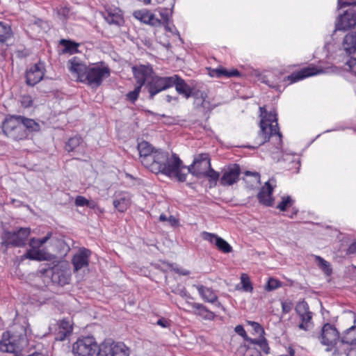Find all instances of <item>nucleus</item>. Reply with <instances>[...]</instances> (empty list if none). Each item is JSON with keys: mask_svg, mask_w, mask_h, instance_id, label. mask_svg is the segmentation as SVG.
Returning a JSON list of instances; mask_svg holds the SVG:
<instances>
[{"mask_svg": "<svg viewBox=\"0 0 356 356\" xmlns=\"http://www.w3.org/2000/svg\"><path fill=\"white\" fill-rule=\"evenodd\" d=\"M138 150L141 163L151 172L162 173L181 182L186 181V174L182 172L184 166L176 154L170 155L168 152L156 149L147 141L139 143Z\"/></svg>", "mask_w": 356, "mask_h": 356, "instance_id": "obj_1", "label": "nucleus"}, {"mask_svg": "<svg viewBox=\"0 0 356 356\" xmlns=\"http://www.w3.org/2000/svg\"><path fill=\"white\" fill-rule=\"evenodd\" d=\"M282 137L278 127L277 113L275 111L266 113V117L260 120V131L255 142L257 145L260 146L272 138L275 140V144L278 146L281 145Z\"/></svg>", "mask_w": 356, "mask_h": 356, "instance_id": "obj_2", "label": "nucleus"}, {"mask_svg": "<svg viewBox=\"0 0 356 356\" xmlns=\"http://www.w3.org/2000/svg\"><path fill=\"white\" fill-rule=\"evenodd\" d=\"M171 79H172V87L175 86L177 92L179 95L184 96L186 99L193 97L195 98V104L200 105L204 108L210 109V104L209 102L206 101L207 95L204 92H195L193 88H191L182 78L177 74L172 76Z\"/></svg>", "mask_w": 356, "mask_h": 356, "instance_id": "obj_3", "label": "nucleus"}, {"mask_svg": "<svg viewBox=\"0 0 356 356\" xmlns=\"http://www.w3.org/2000/svg\"><path fill=\"white\" fill-rule=\"evenodd\" d=\"M138 67L148 68L151 70L149 75L145 77V88L149 93V99H152L159 92L172 88L171 76H159L155 74L149 65H140Z\"/></svg>", "mask_w": 356, "mask_h": 356, "instance_id": "obj_4", "label": "nucleus"}, {"mask_svg": "<svg viewBox=\"0 0 356 356\" xmlns=\"http://www.w3.org/2000/svg\"><path fill=\"white\" fill-rule=\"evenodd\" d=\"M3 131L9 138L19 140L27 138V131L21 122V115L10 116L3 123Z\"/></svg>", "mask_w": 356, "mask_h": 356, "instance_id": "obj_5", "label": "nucleus"}, {"mask_svg": "<svg viewBox=\"0 0 356 356\" xmlns=\"http://www.w3.org/2000/svg\"><path fill=\"white\" fill-rule=\"evenodd\" d=\"M100 345L93 337L79 338L72 346L75 356H100Z\"/></svg>", "mask_w": 356, "mask_h": 356, "instance_id": "obj_6", "label": "nucleus"}, {"mask_svg": "<svg viewBox=\"0 0 356 356\" xmlns=\"http://www.w3.org/2000/svg\"><path fill=\"white\" fill-rule=\"evenodd\" d=\"M30 234L31 229L29 227H19L12 231L5 232L3 245L6 248L24 247L26 244Z\"/></svg>", "mask_w": 356, "mask_h": 356, "instance_id": "obj_7", "label": "nucleus"}, {"mask_svg": "<svg viewBox=\"0 0 356 356\" xmlns=\"http://www.w3.org/2000/svg\"><path fill=\"white\" fill-rule=\"evenodd\" d=\"M109 76L110 70L107 67L95 65L88 68L82 82H86L92 88H97Z\"/></svg>", "mask_w": 356, "mask_h": 356, "instance_id": "obj_8", "label": "nucleus"}, {"mask_svg": "<svg viewBox=\"0 0 356 356\" xmlns=\"http://www.w3.org/2000/svg\"><path fill=\"white\" fill-rule=\"evenodd\" d=\"M132 70L138 86L134 90L129 92L126 95V99L134 103L138 99L141 88L145 83V77L149 75L151 70L148 68L137 67H134Z\"/></svg>", "mask_w": 356, "mask_h": 356, "instance_id": "obj_9", "label": "nucleus"}, {"mask_svg": "<svg viewBox=\"0 0 356 356\" xmlns=\"http://www.w3.org/2000/svg\"><path fill=\"white\" fill-rule=\"evenodd\" d=\"M100 356H129V348L122 343L105 341L100 344Z\"/></svg>", "mask_w": 356, "mask_h": 356, "instance_id": "obj_10", "label": "nucleus"}, {"mask_svg": "<svg viewBox=\"0 0 356 356\" xmlns=\"http://www.w3.org/2000/svg\"><path fill=\"white\" fill-rule=\"evenodd\" d=\"M356 26V10L349 8L341 15L336 24V30L346 31Z\"/></svg>", "mask_w": 356, "mask_h": 356, "instance_id": "obj_11", "label": "nucleus"}, {"mask_svg": "<svg viewBox=\"0 0 356 356\" xmlns=\"http://www.w3.org/2000/svg\"><path fill=\"white\" fill-rule=\"evenodd\" d=\"M240 175L241 168L239 165H229L223 170L220 183L224 186H232L238 181Z\"/></svg>", "mask_w": 356, "mask_h": 356, "instance_id": "obj_12", "label": "nucleus"}, {"mask_svg": "<svg viewBox=\"0 0 356 356\" xmlns=\"http://www.w3.org/2000/svg\"><path fill=\"white\" fill-rule=\"evenodd\" d=\"M44 65L39 62L32 65L26 72V83L34 86L39 83L44 75Z\"/></svg>", "mask_w": 356, "mask_h": 356, "instance_id": "obj_13", "label": "nucleus"}, {"mask_svg": "<svg viewBox=\"0 0 356 356\" xmlns=\"http://www.w3.org/2000/svg\"><path fill=\"white\" fill-rule=\"evenodd\" d=\"M339 332L337 329L330 323L323 325L318 339L323 345L332 346L339 339Z\"/></svg>", "mask_w": 356, "mask_h": 356, "instance_id": "obj_14", "label": "nucleus"}, {"mask_svg": "<svg viewBox=\"0 0 356 356\" xmlns=\"http://www.w3.org/2000/svg\"><path fill=\"white\" fill-rule=\"evenodd\" d=\"M22 345L19 339H17L15 336H10L7 333V337L4 334L3 339L0 342V350L5 353H18L21 351Z\"/></svg>", "mask_w": 356, "mask_h": 356, "instance_id": "obj_15", "label": "nucleus"}, {"mask_svg": "<svg viewBox=\"0 0 356 356\" xmlns=\"http://www.w3.org/2000/svg\"><path fill=\"white\" fill-rule=\"evenodd\" d=\"M90 254V250L85 248H80L76 253L74 254L72 259L74 271H78L88 266Z\"/></svg>", "mask_w": 356, "mask_h": 356, "instance_id": "obj_16", "label": "nucleus"}, {"mask_svg": "<svg viewBox=\"0 0 356 356\" xmlns=\"http://www.w3.org/2000/svg\"><path fill=\"white\" fill-rule=\"evenodd\" d=\"M67 66L70 71L75 74L79 81L82 82L88 67L77 57L69 60Z\"/></svg>", "mask_w": 356, "mask_h": 356, "instance_id": "obj_17", "label": "nucleus"}, {"mask_svg": "<svg viewBox=\"0 0 356 356\" xmlns=\"http://www.w3.org/2000/svg\"><path fill=\"white\" fill-rule=\"evenodd\" d=\"M322 72V70H318L316 67H307L302 68L300 71L294 72L291 75L288 76L287 79L291 81V83H293L297 81L305 79L307 77L321 74Z\"/></svg>", "mask_w": 356, "mask_h": 356, "instance_id": "obj_18", "label": "nucleus"}, {"mask_svg": "<svg viewBox=\"0 0 356 356\" xmlns=\"http://www.w3.org/2000/svg\"><path fill=\"white\" fill-rule=\"evenodd\" d=\"M273 187L270 184L269 181L266 182L265 186L261 188L257 195L259 202L268 207L272 206L273 204Z\"/></svg>", "mask_w": 356, "mask_h": 356, "instance_id": "obj_19", "label": "nucleus"}, {"mask_svg": "<svg viewBox=\"0 0 356 356\" xmlns=\"http://www.w3.org/2000/svg\"><path fill=\"white\" fill-rule=\"evenodd\" d=\"M51 279L54 282L63 286L69 283L70 280V273L69 270L66 269L55 267L53 269Z\"/></svg>", "mask_w": 356, "mask_h": 356, "instance_id": "obj_20", "label": "nucleus"}, {"mask_svg": "<svg viewBox=\"0 0 356 356\" xmlns=\"http://www.w3.org/2000/svg\"><path fill=\"white\" fill-rule=\"evenodd\" d=\"M104 19L109 24L122 26L124 24V19L119 9H109L104 14Z\"/></svg>", "mask_w": 356, "mask_h": 356, "instance_id": "obj_21", "label": "nucleus"}, {"mask_svg": "<svg viewBox=\"0 0 356 356\" xmlns=\"http://www.w3.org/2000/svg\"><path fill=\"white\" fill-rule=\"evenodd\" d=\"M23 257L31 260L47 261L50 259V255L44 250L31 247V249L26 251Z\"/></svg>", "mask_w": 356, "mask_h": 356, "instance_id": "obj_22", "label": "nucleus"}, {"mask_svg": "<svg viewBox=\"0 0 356 356\" xmlns=\"http://www.w3.org/2000/svg\"><path fill=\"white\" fill-rule=\"evenodd\" d=\"M130 196L127 193H120L115 196L113 200V206L120 212H124L130 205Z\"/></svg>", "mask_w": 356, "mask_h": 356, "instance_id": "obj_23", "label": "nucleus"}, {"mask_svg": "<svg viewBox=\"0 0 356 356\" xmlns=\"http://www.w3.org/2000/svg\"><path fill=\"white\" fill-rule=\"evenodd\" d=\"M342 49L347 54H351L356 51V32L348 33L343 39Z\"/></svg>", "mask_w": 356, "mask_h": 356, "instance_id": "obj_24", "label": "nucleus"}, {"mask_svg": "<svg viewBox=\"0 0 356 356\" xmlns=\"http://www.w3.org/2000/svg\"><path fill=\"white\" fill-rule=\"evenodd\" d=\"M193 286L196 288L204 300L211 303L217 301L218 296L211 289L203 285H193Z\"/></svg>", "mask_w": 356, "mask_h": 356, "instance_id": "obj_25", "label": "nucleus"}, {"mask_svg": "<svg viewBox=\"0 0 356 356\" xmlns=\"http://www.w3.org/2000/svg\"><path fill=\"white\" fill-rule=\"evenodd\" d=\"M300 319V323L298 325V328L305 331L310 330L314 323L312 321L313 313L310 311H307L302 313V315H298Z\"/></svg>", "mask_w": 356, "mask_h": 356, "instance_id": "obj_26", "label": "nucleus"}, {"mask_svg": "<svg viewBox=\"0 0 356 356\" xmlns=\"http://www.w3.org/2000/svg\"><path fill=\"white\" fill-rule=\"evenodd\" d=\"M82 143L83 140L80 136H74L70 138L65 145V149L68 152H82Z\"/></svg>", "mask_w": 356, "mask_h": 356, "instance_id": "obj_27", "label": "nucleus"}, {"mask_svg": "<svg viewBox=\"0 0 356 356\" xmlns=\"http://www.w3.org/2000/svg\"><path fill=\"white\" fill-rule=\"evenodd\" d=\"M72 332V325L69 320L63 319L59 325V331L56 337V339L63 341L67 336L70 335Z\"/></svg>", "mask_w": 356, "mask_h": 356, "instance_id": "obj_28", "label": "nucleus"}, {"mask_svg": "<svg viewBox=\"0 0 356 356\" xmlns=\"http://www.w3.org/2000/svg\"><path fill=\"white\" fill-rule=\"evenodd\" d=\"M341 341L353 346V349H356V326H352L345 332Z\"/></svg>", "mask_w": 356, "mask_h": 356, "instance_id": "obj_29", "label": "nucleus"}, {"mask_svg": "<svg viewBox=\"0 0 356 356\" xmlns=\"http://www.w3.org/2000/svg\"><path fill=\"white\" fill-rule=\"evenodd\" d=\"M207 168L208 170L202 172V177L209 178L211 186H216L217 185V181L220 179V175L211 168V165L209 161H208Z\"/></svg>", "mask_w": 356, "mask_h": 356, "instance_id": "obj_30", "label": "nucleus"}, {"mask_svg": "<svg viewBox=\"0 0 356 356\" xmlns=\"http://www.w3.org/2000/svg\"><path fill=\"white\" fill-rule=\"evenodd\" d=\"M191 305L192 308L197 310V312H195L196 314L201 316L206 319H211L213 318L214 314L207 309V308L202 304L193 302L191 303Z\"/></svg>", "mask_w": 356, "mask_h": 356, "instance_id": "obj_31", "label": "nucleus"}, {"mask_svg": "<svg viewBox=\"0 0 356 356\" xmlns=\"http://www.w3.org/2000/svg\"><path fill=\"white\" fill-rule=\"evenodd\" d=\"M21 122L24 126V129L29 132L38 131L40 129V124L34 120L21 116Z\"/></svg>", "mask_w": 356, "mask_h": 356, "instance_id": "obj_32", "label": "nucleus"}, {"mask_svg": "<svg viewBox=\"0 0 356 356\" xmlns=\"http://www.w3.org/2000/svg\"><path fill=\"white\" fill-rule=\"evenodd\" d=\"M315 260L318 267L327 275L330 276L332 273V269L330 264L320 256H315Z\"/></svg>", "mask_w": 356, "mask_h": 356, "instance_id": "obj_33", "label": "nucleus"}, {"mask_svg": "<svg viewBox=\"0 0 356 356\" xmlns=\"http://www.w3.org/2000/svg\"><path fill=\"white\" fill-rule=\"evenodd\" d=\"M60 44L64 47L63 53L74 54L77 51L78 44L75 42L63 39Z\"/></svg>", "mask_w": 356, "mask_h": 356, "instance_id": "obj_34", "label": "nucleus"}, {"mask_svg": "<svg viewBox=\"0 0 356 356\" xmlns=\"http://www.w3.org/2000/svg\"><path fill=\"white\" fill-rule=\"evenodd\" d=\"M184 166V168L182 169V172L186 173V175L188 173H191L197 177H202V171L199 168V166L196 163H194V161H193V163L187 168L185 165Z\"/></svg>", "mask_w": 356, "mask_h": 356, "instance_id": "obj_35", "label": "nucleus"}, {"mask_svg": "<svg viewBox=\"0 0 356 356\" xmlns=\"http://www.w3.org/2000/svg\"><path fill=\"white\" fill-rule=\"evenodd\" d=\"M51 233L49 232L44 237H43L42 238H32L30 239L29 246L37 248L40 249V248L42 245H43L45 243L47 242V241L51 238Z\"/></svg>", "mask_w": 356, "mask_h": 356, "instance_id": "obj_36", "label": "nucleus"}, {"mask_svg": "<svg viewBox=\"0 0 356 356\" xmlns=\"http://www.w3.org/2000/svg\"><path fill=\"white\" fill-rule=\"evenodd\" d=\"M216 246L220 251L224 253H229L232 251V247L221 237L217 238Z\"/></svg>", "mask_w": 356, "mask_h": 356, "instance_id": "obj_37", "label": "nucleus"}, {"mask_svg": "<svg viewBox=\"0 0 356 356\" xmlns=\"http://www.w3.org/2000/svg\"><path fill=\"white\" fill-rule=\"evenodd\" d=\"M241 283L242 284L241 289L245 292H252L253 287L250 282L249 276L243 273L241 276Z\"/></svg>", "mask_w": 356, "mask_h": 356, "instance_id": "obj_38", "label": "nucleus"}, {"mask_svg": "<svg viewBox=\"0 0 356 356\" xmlns=\"http://www.w3.org/2000/svg\"><path fill=\"white\" fill-rule=\"evenodd\" d=\"M10 27L0 22V42L6 41L10 36Z\"/></svg>", "mask_w": 356, "mask_h": 356, "instance_id": "obj_39", "label": "nucleus"}, {"mask_svg": "<svg viewBox=\"0 0 356 356\" xmlns=\"http://www.w3.org/2000/svg\"><path fill=\"white\" fill-rule=\"evenodd\" d=\"M281 286L282 283L280 281L271 277L268 280L265 289L267 291H271L280 288Z\"/></svg>", "mask_w": 356, "mask_h": 356, "instance_id": "obj_40", "label": "nucleus"}, {"mask_svg": "<svg viewBox=\"0 0 356 356\" xmlns=\"http://www.w3.org/2000/svg\"><path fill=\"white\" fill-rule=\"evenodd\" d=\"M149 14L147 10H136L134 13V16L140 21L147 24V20L149 21Z\"/></svg>", "mask_w": 356, "mask_h": 356, "instance_id": "obj_41", "label": "nucleus"}, {"mask_svg": "<svg viewBox=\"0 0 356 356\" xmlns=\"http://www.w3.org/2000/svg\"><path fill=\"white\" fill-rule=\"evenodd\" d=\"M295 310L298 315H302V313L309 311V307L307 302L302 300L297 303Z\"/></svg>", "mask_w": 356, "mask_h": 356, "instance_id": "obj_42", "label": "nucleus"}, {"mask_svg": "<svg viewBox=\"0 0 356 356\" xmlns=\"http://www.w3.org/2000/svg\"><path fill=\"white\" fill-rule=\"evenodd\" d=\"M194 163H196L198 166L201 163L205 162V168L208 167V161L211 163V159L207 154H200L194 158Z\"/></svg>", "mask_w": 356, "mask_h": 356, "instance_id": "obj_43", "label": "nucleus"}, {"mask_svg": "<svg viewBox=\"0 0 356 356\" xmlns=\"http://www.w3.org/2000/svg\"><path fill=\"white\" fill-rule=\"evenodd\" d=\"M291 204L292 200L290 197H283L282 202L277 206V208L284 211L287 207H290Z\"/></svg>", "mask_w": 356, "mask_h": 356, "instance_id": "obj_44", "label": "nucleus"}, {"mask_svg": "<svg viewBox=\"0 0 356 356\" xmlns=\"http://www.w3.org/2000/svg\"><path fill=\"white\" fill-rule=\"evenodd\" d=\"M219 237L220 236H218L217 234H212V233H209V232H204L202 233V238L204 240L208 241L210 243L215 244V245L217 242V238H219Z\"/></svg>", "mask_w": 356, "mask_h": 356, "instance_id": "obj_45", "label": "nucleus"}, {"mask_svg": "<svg viewBox=\"0 0 356 356\" xmlns=\"http://www.w3.org/2000/svg\"><path fill=\"white\" fill-rule=\"evenodd\" d=\"M248 323L252 326L254 332L258 334L259 336H262L264 334V328L258 323L254 321H248Z\"/></svg>", "mask_w": 356, "mask_h": 356, "instance_id": "obj_46", "label": "nucleus"}, {"mask_svg": "<svg viewBox=\"0 0 356 356\" xmlns=\"http://www.w3.org/2000/svg\"><path fill=\"white\" fill-rule=\"evenodd\" d=\"M255 343L259 346L260 348L262 350L264 353H265L266 354L269 353L270 348L266 339L263 338L261 339L258 340Z\"/></svg>", "mask_w": 356, "mask_h": 356, "instance_id": "obj_47", "label": "nucleus"}, {"mask_svg": "<svg viewBox=\"0 0 356 356\" xmlns=\"http://www.w3.org/2000/svg\"><path fill=\"white\" fill-rule=\"evenodd\" d=\"M346 65L348 66L349 70L356 75V56H352L347 62Z\"/></svg>", "mask_w": 356, "mask_h": 356, "instance_id": "obj_48", "label": "nucleus"}, {"mask_svg": "<svg viewBox=\"0 0 356 356\" xmlns=\"http://www.w3.org/2000/svg\"><path fill=\"white\" fill-rule=\"evenodd\" d=\"M293 302L291 300H285L282 302V309L284 314L290 312L293 308Z\"/></svg>", "mask_w": 356, "mask_h": 356, "instance_id": "obj_49", "label": "nucleus"}, {"mask_svg": "<svg viewBox=\"0 0 356 356\" xmlns=\"http://www.w3.org/2000/svg\"><path fill=\"white\" fill-rule=\"evenodd\" d=\"M75 205L77 207L89 205V201L83 196H77L75 199Z\"/></svg>", "mask_w": 356, "mask_h": 356, "instance_id": "obj_50", "label": "nucleus"}, {"mask_svg": "<svg viewBox=\"0 0 356 356\" xmlns=\"http://www.w3.org/2000/svg\"><path fill=\"white\" fill-rule=\"evenodd\" d=\"M234 330L238 335L241 336L245 340H248L246 332L242 325H238L236 326Z\"/></svg>", "mask_w": 356, "mask_h": 356, "instance_id": "obj_51", "label": "nucleus"}, {"mask_svg": "<svg viewBox=\"0 0 356 356\" xmlns=\"http://www.w3.org/2000/svg\"><path fill=\"white\" fill-rule=\"evenodd\" d=\"M22 106L24 108H29L32 106L33 100L30 96H24L21 100Z\"/></svg>", "mask_w": 356, "mask_h": 356, "instance_id": "obj_52", "label": "nucleus"}, {"mask_svg": "<svg viewBox=\"0 0 356 356\" xmlns=\"http://www.w3.org/2000/svg\"><path fill=\"white\" fill-rule=\"evenodd\" d=\"M222 72H223V76H226V77L238 76L240 75V73L237 70L227 71L225 68H222Z\"/></svg>", "mask_w": 356, "mask_h": 356, "instance_id": "obj_53", "label": "nucleus"}, {"mask_svg": "<svg viewBox=\"0 0 356 356\" xmlns=\"http://www.w3.org/2000/svg\"><path fill=\"white\" fill-rule=\"evenodd\" d=\"M246 176H250L252 177V181L254 184H258L260 181V175L258 172H252L250 171H246L245 172Z\"/></svg>", "mask_w": 356, "mask_h": 356, "instance_id": "obj_54", "label": "nucleus"}, {"mask_svg": "<svg viewBox=\"0 0 356 356\" xmlns=\"http://www.w3.org/2000/svg\"><path fill=\"white\" fill-rule=\"evenodd\" d=\"M356 6V0L353 1H343L341 0H338V8L339 9L343 8L346 6Z\"/></svg>", "mask_w": 356, "mask_h": 356, "instance_id": "obj_55", "label": "nucleus"}, {"mask_svg": "<svg viewBox=\"0 0 356 356\" xmlns=\"http://www.w3.org/2000/svg\"><path fill=\"white\" fill-rule=\"evenodd\" d=\"M210 75L211 76H216V77H222L223 76V72H222V68H216L213 69L211 71Z\"/></svg>", "mask_w": 356, "mask_h": 356, "instance_id": "obj_56", "label": "nucleus"}, {"mask_svg": "<svg viewBox=\"0 0 356 356\" xmlns=\"http://www.w3.org/2000/svg\"><path fill=\"white\" fill-rule=\"evenodd\" d=\"M149 17H149V21L147 20V24H150L152 26H156V25L160 24V20L156 19L154 15L150 13Z\"/></svg>", "mask_w": 356, "mask_h": 356, "instance_id": "obj_57", "label": "nucleus"}, {"mask_svg": "<svg viewBox=\"0 0 356 356\" xmlns=\"http://www.w3.org/2000/svg\"><path fill=\"white\" fill-rule=\"evenodd\" d=\"M156 324L162 327H167L169 326L170 323L165 318H160L157 321Z\"/></svg>", "mask_w": 356, "mask_h": 356, "instance_id": "obj_58", "label": "nucleus"}, {"mask_svg": "<svg viewBox=\"0 0 356 356\" xmlns=\"http://www.w3.org/2000/svg\"><path fill=\"white\" fill-rule=\"evenodd\" d=\"M347 253L356 254V241L350 245L348 248Z\"/></svg>", "mask_w": 356, "mask_h": 356, "instance_id": "obj_59", "label": "nucleus"}, {"mask_svg": "<svg viewBox=\"0 0 356 356\" xmlns=\"http://www.w3.org/2000/svg\"><path fill=\"white\" fill-rule=\"evenodd\" d=\"M174 270L177 273L181 275H188L190 273L189 270H188L186 269H184V268H174Z\"/></svg>", "mask_w": 356, "mask_h": 356, "instance_id": "obj_60", "label": "nucleus"}, {"mask_svg": "<svg viewBox=\"0 0 356 356\" xmlns=\"http://www.w3.org/2000/svg\"><path fill=\"white\" fill-rule=\"evenodd\" d=\"M167 222H169V224H170L172 226H176L178 225V220L173 216H170L168 218Z\"/></svg>", "mask_w": 356, "mask_h": 356, "instance_id": "obj_61", "label": "nucleus"}, {"mask_svg": "<svg viewBox=\"0 0 356 356\" xmlns=\"http://www.w3.org/2000/svg\"><path fill=\"white\" fill-rule=\"evenodd\" d=\"M69 12H70V10L69 8H61L59 11H58V14L63 16L64 17H66L68 14H69Z\"/></svg>", "mask_w": 356, "mask_h": 356, "instance_id": "obj_62", "label": "nucleus"}, {"mask_svg": "<svg viewBox=\"0 0 356 356\" xmlns=\"http://www.w3.org/2000/svg\"><path fill=\"white\" fill-rule=\"evenodd\" d=\"M259 111H260L261 119L265 118L266 117V113H268L266 112V110L265 107H260L259 108Z\"/></svg>", "mask_w": 356, "mask_h": 356, "instance_id": "obj_63", "label": "nucleus"}, {"mask_svg": "<svg viewBox=\"0 0 356 356\" xmlns=\"http://www.w3.org/2000/svg\"><path fill=\"white\" fill-rule=\"evenodd\" d=\"M28 356H46V355L42 353L35 352L32 354L29 355Z\"/></svg>", "mask_w": 356, "mask_h": 356, "instance_id": "obj_64", "label": "nucleus"}]
</instances>
